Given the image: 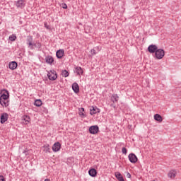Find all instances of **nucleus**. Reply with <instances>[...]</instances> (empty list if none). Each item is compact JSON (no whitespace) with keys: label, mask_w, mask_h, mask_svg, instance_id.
Masks as SVG:
<instances>
[{"label":"nucleus","mask_w":181,"mask_h":181,"mask_svg":"<svg viewBox=\"0 0 181 181\" xmlns=\"http://www.w3.org/2000/svg\"><path fill=\"white\" fill-rule=\"evenodd\" d=\"M74 72L77 74L78 76H83V68H81V66H76L74 69Z\"/></svg>","instance_id":"nucleus-17"},{"label":"nucleus","mask_w":181,"mask_h":181,"mask_svg":"<svg viewBox=\"0 0 181 181\" xmlns=\"http://www.w3.org/2000/svg\"><path fill=\"white\" fill-rule=\"evenodd\" d=\"M62 8L63 9H67V4H66L65 3L62 4Z\"/></svg>","instance_id":"nucleus-31"},{"label":"nucleus","mask_w":181,"mask_h":181,"mask_svg":"<svg viewBox=\"0 0 181 181\" xmlns=\"http://www.w3.org/2000/svg\"><path fill=\"white\" fill-rule=\"evenodd\" d=\"M35 47L37 49H41L42 43L39 42V41H36V42H35Z\"/></svg>","instance_id":"nucleus-27"},{"label":"nucleus","mask_w":181,"mask_h":181,"mask_svg":"<svg viewBox=\"0 0 181 181\" xmlns=\"http://www.w3.org/2000/svg\"><path fill=\"white\" fill-rule=\"evenodd\" d=\"M9 100V91L6 89H3L1 91L0 100Z\"/></svg>","instance_id":"nucleus-3"},{"label":"nucleus","mask_w":181,"mask_h":181,"mask_svg":"<svg viewBox=\"0 0 181 181\" xmlns=\"http://www.w3.org/2000/svg\"><path fill=\"white\" fill-rule=\"evenodd\" d=\"M154 119H155L156 121H159V114H156V115H154Z\"/></svg>","instance_id":"nucleus-30"},{"label":"nucleus","mask_w":181,"mask_h":181,"mask_svg":"<svg viewBox=\"0 0 181 181\" xmlns=\"http://www.w3.org/2000/svg\"><path fill=\"white\" fill-rule=\"evenodd\" d=\"M99 131H100V127H98V125L90 126L89 127V132L92 135H95L96 134H98Z\"/></svg>","instance_id":"nucleus-4"},{"label":"nucleus","mask_w":181,"mask_h":181,"mask_svg":"<svg viewBox=\"0 0 181 181\" xmlns=\"http://www.w3.org/2000/svg\"><path fill=\"white\" fill-rule=\"evenodd\" d=\"M34 105H35V107H40V105H42V100H36L35 101Z\"/></svg>","instance_id":"nucleus-26"},{"label":"nucleus","mask_w":181,"mask_h":181,"mask_svg":"<svg viewBox=\"0 0 181 181\" xmlns=\"http://www.w3.org/2000/svg\"><path fill=\"white\" fill-rule=\"evenodd\" d=\"M45 62L47 64H53V62H54V59L53 57L48 55L47 57H45Z\"/></svg>","instance_id":"nucleus-16"},{"label":"nucleus","mask_w":181,"mask_h":181,"mask_svg":"<svg viewBox=\"0 0 181 181\" xmlns=\"http://www.w3.org/2000/svg\"><path fill=\"white\" fill-rule=\"evenodd\" d=\"M165 57V50L160 49H159V59H163Z\"/></svg>","instance_id":"nucleus-23"},{"label":"nucleus","mask_w":181,"mask_h":181,"mask_svg":"<svg viewBox=\"0 0 181 181\" xmlns=\"http://www.w3.org/2000/svg\"><path fill=\"white\" fill-rule=\"evenodd\" d=\"M96 49H97L98 50H99V49H100V47H96Z\"/></svg>","instance_id":"nucleus-40"},{"label":"nucleus","mask_w":181,"mask_h":181,"mask_svg":"<svg viewBox=\"0 0 181 181\" xmlns=\"http://www.w3.org/2000/svg\"><path fill=\"white\" fill-rule=\"evenodd\" d=\"M0 122L1 124H5V122H6V121H8V113L4 112L3 114H1V117H0Z\"/></svg>","instance_id":"nucleus-10"},{"label":"nucleus","mask_w":181,"mask_h":181,"mask_svg":"<svg viewBox=\"0 0 181 181\" xmlns=\"http://www.w3.org/2000/svg\"><path fill=\"white\" fill-rule=\"evenodd\" d=\"M42 148L46 153H50V146L49 144L44 145Z\"/></svg>","instance_id":"nucleus-21"},{"label":"nucleus","mask_w":181,"mask_h":181,"mask_svg":"<svg viewBox=\"0 0 181 181\" xmlns=\"http://www.w3.org/2000/svg\"><path fill=\"white\" fill-rule=\"evenodd\" d=\"M47 77L51 81H54L57 79V73L54 70H51L50 72H48Z\"/></svg>","instance_id":"nucleus-2"},{"label":"nucleus","mask_w":181,"mask_h":181,"mask_svg":"<svg viewBox=\"0 0 181 181\" xmlns=\"http://www.w3.org/2000/svg\"><path fill=\"white\" fill-rule=\"evenodd\" d=\"M176 175H177V172L175 170H171L169 171L168 176L170 179H175V177H176Z\"/></svg>","instance_id":"nucleus-14"},{"label":"nucleus","mask_w":181,"mask_h":181,"mask_svg":"<svg viewBox=\"0 0 181 181\" xmlns=\"http://www.w3.org/2000/svg\"><path fill=\"white\" fill-rule=\"evenodd\" d=\"M128 158L131 163H136L138 162V157H136V155L134 153L129 154Z\"/></svg>","instance_id":"nucleus-5"},{"label":"nucleus","mask_w":181,"mask_h":181,"mask_svg":"<svg viewBox=\"0 0 181 181\" xmlns=\"http://www.w3.org/2000/svg\"><path fill=\"white\" fill-rule=\"evenodd\" d=\"M110 107H112L113 108H117V106L115 105V104H114V103L110 105Z\"/></svg>","instance_id":"nucleus-34"},{"label":"nucleus","mask_w":181,"mask_h":181,"mask_svg":"<svg viewBox=\"0 0 181 181\" xmlns=\"http://www.w3.org/2000/svg\"><path fill=\"white\" fill-rule=\"evenodd\" d=\"M127 177L131 179V174L129 173H127Z\"/></svg>","instance_id":"nucleus-33"},{"label":"nucleus","mask_w":181,"mask_h":181,"mask_svg":"<svg viewBox=\"0 0 181 181\" xmlns=\"http://www.w3.org/2000/svg\"><path fill=\"white\" fill-rule=\"evenodd\" d=\"M84 108L83 107H81L80 109H79V113H78V115H80V117H81V118H86V114H84Z\"/></svg>","instance_id":"nucleus-22"},{"label":"nucleus","mask_w":181,"mask_h":181,"mask_svg":"<svg viewBox=\"0 0 181 181\" xmlns=\"http://www.w3.org/2000/svg\"><path fill=\"white\" fill-rule=\"evenodd\" d=\"M60 148H62V144L60 142H57L52 146V151L54 152H59V151H60Z\"/></svg>","instance_id":"nucleus-11"},{"label":"nucleus","mask_w":181,"mask_h":181,"mask_svg":"<svg viewBox=\"0 0 181 181\" xmlns=\"http://www.w3.org/2000/svg\"><path fill=\"white\" fill-rule=\"evenodd\" d=\"M147 50L148 53H151V54H154V57L159 60V49L158 48V46L155 45H151L148 47Z\"/></svg>","instance_id":"nucleus-1"},{"label":"nucleus","mask_w":181,"mask_h":181,"mask_svg":"<svg viewBox=\"0 0 181 181\" xmlns=\"http://www.w3.org/2000/svg\"><path fill=\"white\" fill-rule=\"evenodd\" d=\"M33 47H36V42H35V43H33Z\"/></svg>","instance_id":"nucleus-38"},{"label":"nucleus","mask_w":181,"mask_h":181,"mask_svg":"<svg viewBox=\"0 0 181 181\" xmlns=\"http://www.w3.org/2000/svg\"><path fill=\"white\" fill-rule=\"evenodd\" d=\"M100 112H101V110L97 107V106H92L91 108L90 109V115H94V114H98Z\"/></svg>","instance_id":"nucleus-8"},{"label":"nucleus","mask_w":181,"mask_h":181,"mask_svg":"<svg viewBox=\"0 0 181 181\" xmlns=\"http://www.w3.org/2000/svg\"><path fill=\"white\" fill-rule=\"evenodd\" d=\"M62 76H63V77H69V76H70V73H69V71L66 69L62 70Z\"/></svg>","instance_id":"nucleus-24"},{"label":"nucleus","mask_w":181,"mask_h":181,"mask_svg":"<svg viewBox=\"0 0 181 181\" xmlns=\"http://www.w3.org/2000/svg\"><path fill=\"white\" fill-rule=\"evenodd\" d=\"M91 52V56H95V54H97V52L95 51V49H92L90 50Z\"/></svg>","instance_id":"nucleus-29"},{"label":"nucleus","mask_w":181,"mask_h":181,"mask_svg":"<svg viewBox=\"0 0 181 181\" xmlns=\"http://www.w3.org/2000/svg\"><path fill=\"white\" fill-rule=\"evenodd\" d=\"M26 44L30 49H33V37L32 35L27 36Z\"/></svg>","instance_id":"nucleus-6"},{"label":"nucleus","mask_w":181,"mask_h":181,"mask_svg":"<svg viewBox=\"0 0 181 181\" xmlns=\"http://www.w3.org/2000/svg\"><path fill=\"white\" fill-rule=\"evenodd\" d=\"M118 100H119V96H118V94L112 95L111 101H112L113 103H118Z\"/></svg>","instance_id":"nucleus-20"},{"label":"nucleus","mask_w":181,"mask_h":181,"mask_svg":"<svg viewBox=\"0 0 181 181\" xmlns=\"http://www.w3.org/2000/svg\"><path fill=\"white\" fill-rule=\"evenodd\" d=\"M0 181H6L5 177L4 175H0Z\"/></svg>","instance_id":"nucleus-32"},{"label":"nucleus","mask_w":181,"mask_h":181,"mask_svg":"<svg viewBox=\"0 0 181 181\" xmlns=\"http://www.w3.org/2000/svg\"><path fill=\"white\" fill-rule=\"evenodd\" d=\"M115 177L119 181H125V180H124V177L122 176V175L119 172H116L115 173Z\"/></svg>","instance_id":"nucleus-19"},{"label":"nucleus","mask_w":181,"mask_h":181,"mask_svg":"<svg viewBox=\"0 0 181 181\" xmlns=\"http://www.w3.org/2000/svg\"><path fill=\"white\" fill-rule=\"evenodd\" d=\"M26 5V1L25 0H18L16 1V6L20 8L21 9H23Z\"/></svg>","instance_id":"nucleus-7"},{"label":"nucleus","mask_w":181,"mask_h":181,"mask_svg":"<svg viewBox=\"0 0 181 181\" xmlns=\"http://www.w3.org/2000/svg\"><path fill=\"white\" fill-rule=\"evenodd\" d=\"M163 120L162 116L159 115V122H162Z\"/></svg>","instance_id":"nucleus-36"},{"label":"nucleus","mask_w":181,"mask_h":181,"mask_svg":"<svg viewBox=\"0 0 181 181\" xmlns=\"http://www.w3.org/2000/svg\"><path fill=\"white\" fill-rule=\"evenodd\" d=\"M56 56L57 59H63V56H64V49H60L57 51Z\"/></svg>","instance_id":"nucleus-12"},{"label":"nucleus","mask_w":181,"mask_h":181,"mask_svg":"<svg viewBox=\"0 0 181 181\" xmlns=\"http://www.w3.org/2000/svg\"><path fill=\"white\" fill-rule=\"evenodd\" d=\"M45 181H50V179L47 178L45 180Z\"/></svg>","instance_id":"nucleus-39"},{"label":"nucleus","mask_w":181,"mask_h":181,"mask_svg":"<svg viewBox=\"0 0 181 181\" xmlns=\"http://www.w3.org/2000/svg\"><path fill=\"white\" fill-rule=\"evenodd\" d=\"M18 67V62L13 61L8 64V68L10 70H16Z\"/></svg>","instance_id":"nucleus-13"},{"label":"nucleus","mask_w":181,"mask_h":181,"mask_svg":"<svg viewBox=\"0 0 181 181\" xmlns=\"http://www.w3.org/2000/svg\"><path fill=\"white\" fill-rule=\"evenodd\" d=\"M45 28H46V29H49V25H47V24L45 23Z\"/></svg>","instance_id":"nucleus-37"},{"label":"nucleus","mask_w":181,"mask_h":181,"mask_svg":"<svg viewBox=\"0 0 181 181\" xmlns=\"http://www.w3.org/2000/svg\"><path fill=\"white\" fill-rule=\"evenodd\" d=\"M8 39H9V40H11V42H15V40H16V39H17L16 35L13 34L11 35H10Z\"/></svg>","instance_id":"nucleus-25"},{"label":"nucleus","mask_w":181,"mask_h":181,"mask_svg":"<svg viewBox=\"0 0 181 181\" xmlns=\"http://www.w3.org/2000/svg\"><path fill=\"white\" fill-rule=\"evenodd\" d=\"M122 153H123V155H127V153H128V150L127 149V148L123 147L122 148Z\"/></svg>","instance_id":"nucleus-28"},{"label":"nucleus","mask_w":181,"mask_h":181,"mask_svg":"<svg viewBox=\"0 0 181 181\" xmlns=\"http://www.w3.org/2000/svg\"><path fill=\"white\" fill-rule=\"evenodd\" d=\"M72 90L76 94L80 93V86H78V83H77V82H74L72 84Z\"/></svg>","instance_id":"nucleus-9"},{"label":"nucleus","mask_w":181,"mask_h":181,"mask_svg":"<svg viewBox=\"0 0 181 181\" xmlns=\"http://www.w3.org/2000/svg\"><path fill=\"white\" fill-rule=\"evenodd\" d=\"M23 153H25V156H28V150H24L23 151Z\"/></svg>","instance_id":"nucleus-35"},{"label":"nucleus","mask_w":181,"mask_h":181,"mask_svg":"<svg viewBox=\"0 0 181 181\" xmlns=\"http://www.w3.org/2000/svg\"><path fill=\"white\" fill-rule=\"evenodd\" d=\"M88 175L91 176V177H95L97 176V170L95 168H90L88 170Z\"/></svg>","instance_id":"nucleus-18"},{"label":"nucleus","mask_w":181,"mask_h":181,"mask_svg":"<svg viewBox=\"0 0 181 181\" xmlns=\"http://www.w3.org/2000/svg\"><path fill=\"white\" fill-rule=\"evenodd\" d=\"M22 119H23V123L25 124V125H28V124H29V122H30V117H29L28 115H23L22 117Z\"/></svg>","instance_id":"nucleus-15"}]
</instances>
